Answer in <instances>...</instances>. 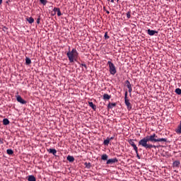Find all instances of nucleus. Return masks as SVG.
I'll list each match as a JSON object with an SVG mask.
<instances>
[{
  "label": "nucleus",
  "instance_id": "nucleus-1",
  "mask_svg": "<svg viewBox=\"0 0 181 181\" xmlns=\"http://www.w3.org/2000/svg\"><path fill=\"white\" fill-rule=\"evenodd\" d=\"M151 143H159V142H167V139H159L156 134H153L150 136H146L143 138V139L139 141V146H141L144 148L148 150L151 148H157L158 146L153 144H148Z\"/></svg>",
  "mask_w": 181,
  "mask_h": 181
},
{
  "label": "nucleus",
  "instance_id": "nucleus-2",
  "mask_svg": "<svg viewBox=\"0 0 181 181\" xmlns=\"http://www.w3.org/2000/svg\"><path fill=\"white\" fill-rule=\"evenodd\" d=\"M66 56L69 59L70 63H74V62H76V59H78V53L76 49L74 48L70 51V48H69V52L66 53Z\"/></svg>",
  "mask_w": 181,
  "mask_h": 181
},
{
  "label": "nucleus",
  "instance_id": "nucleus-3",
  "mask_svg": "<svg viewBox=\"0 0 181 181\" xmlns=\"http://www.w3.org/2000/svg\"><path fill=\"white\" fill-rule=\"evenodd\" d=\"M107 65H109V71L110 72V74L115 75L117 73V69H115V66L114 64H112V62L109 61L107 62Z\"/></svg>",
  "mask_w": 181,
  "mask_h": 181
},
{
  "label": "nucleus",
  "instance_id": "nucleus-4",
  "mask_svg": "<svg viewBox=\"0 0 181 181\" xmlns=\"http://www.w3.org/2000/svg\"><path fill=\"white\" fill-rule=\"evenodd\" d=\"M128 92L126 91L124 93V104L127 106V110H131L132 109V105L129 103V100L127 99Z\"/></svg>",
  "mask_w": 181,
  "mask_h": 181
},
{
  "label": "nucleus",
  "instance_id": "nucleus-5",
  "mask_svg": "<svg viewBox=\"0 0 181 181\" xmlns=\"http://www.w3.org/2000/svg\"><path fill=\"white\" fill-rule=\"evenodd\" d=\"M106 160V165H112L114 163H118V159L117 158H110Z\"/></svg>",
  "mask_w": 181,
  "mask_h": 181
},
{
  "label": "nucleus",
  "instance_id": "nucleus-6",
  "mask_svg": "<svg viewBox=\"0 0 181 181\" xmlns=\"http://www.w3.org/2000/svg\"><path fill=\"white\" fill-rule=\"evenodd\" d=\"M128 144H129V145H131V146H132V148H134V151L135 153H137V146H136L135 143L134 142V139H129L128 140Z\"/></svg>",
  "mask_w": 181,
  "mask_h": 181
},
{
  "label": "nucleus",
  "instance_id": "nucleus-7",
  "mask_svg": "<svg viewBox=\"0 0 181 181\" xmlns=\"http://www.w3.org/2000/svg\"><path fill=\"white\" fill-rule=\"evenodd\" d=\"M156 34H158V31L151 30V29L148 30V35H149L150 36H153Z\"/></svg>",
  "mask_w": 181,
  "mask_h": 181
},
{
  "label": "nucleus",
  "instance_id": "nucleus-8",
  "mask_svg": "<svg viewBox=\"0 0 181 181\" xmlns=\"http://www.w3.org/2000/svg\"><path fill=\"white\" fill-rule=\"evenodd\" d=\"M180 166V161L179 160H175L174 163H173V167H174V168H179Z\"/></svg>",
  "mask_w": 181,
  "mask_h": 181
},
{
  "label": "nucleus",
  "instance_id": "nucleus-9",
  "mask_svg": "<svg viewBox=\"0 0 181 181\" xmlns=\"http://www.w3.org/2000/svg\"><path fill=\"white\" fill-rule=\"evenodd\" d=\"M26 179L27 181H36V177L34 175H28Z\"/></svg>",
  "mask_w": 181,
  "mask_h": 181
},
{
  "label": "nucleus",
  "instance_id": "nucleus-10",
  "mask_svg": "<svg viewBox=\"0 0 181 181\" xmlns=\"http://www.w3.org/2000/svg\"><path fill=\"white\" fill-rule=\"evenodd\" d=\"M175 132H176V134H181V120H180V124H179V126H177V128H176V129L175 130Z\"/></svg>",
  "mask_w": 181,
  "mask_h": 181
},
{
  "label": "nucleus",
  "instance_id": "nucleus-11",
  "mask_svg": "<svg viewBox=\"0 0 181 181\" xmlns=\"http://www.w3.org/2000/svg\"><path fill=\"white\" fill-rule=\"evenodd\" d=\"M48 152L52 153L53 156H56V153H57V151L55 148H49Z\"/></svg>",
  "mask_w": 181,
  "mask_h": 181
},
{
  "label": "nucleus",
  "instance_id": "nucleus-12",
  "mask_svg": "<svg viewBox=\"0 0 181 181\" xmlns=\"http://www.w3.org/2000/svg\"><path fill=\"white\" fill-rule=\"evenodd\" d=\"M88 105H89V107H90V108H92V110H96V109H97L96 105H93V102H88Z\"/></svg>",
  "mask_w": 181,
  "mask_h": 181
},
{
  "label": "nucleus",
  "instance_id": "nucleus-13",
  "mask_svg": "<svg viewBox=\"0 0 181 181\" xmlns=\"http://www.w3.org/2000/svg\"><path fill=\"white\" fill-rule=\"evenodd\" d=\"M66 160H67V161H69L70 163H74V157L71 156H67Z\"/></svg>",
  "mask_w": 181,
  "mask_h": 181
},
{
  "label": "nucleus",
  "instance_id": "nucleus-14",
  "mask_svg": "<svg viewBox=\"0 0 181 181\" xmlns=\"http://www.w3.org/2000/svg\"><path fill=\"white\" fill-rule=\"evenodd\" d=\"M111 98H112V96H110V95L106 94V93H105L103 95L104 100H110Z\"/></svg>",
  "mask_w": 181,
  "mask_h": 181
},
{
  "label": "nucleus",
  "instance_id": "nucleus-15",
  "mask_svg": "<svg viewBox=\"0 0 181 181\" xmlns=\"http://www.w3.org/2000/svg\"><path fill=\"white\" fill-rule=\"evenodd\" d=\"M26 21L28 22V23L31 24L34 23V18H33L32 17L26 18Z\"/></svg>",
  "mask_w": 181,
  "mask_h": 181
},
{
  "label": "nucleus",
  "instance_id": "nucleus-16",
  "mask_svg": "<svg viewBox=\"0 0 181 181\" xmlns=\"http://www.w3.org/2000/svg\"><path fill=\"white\" fill-rule=\"evenodd\" d=\"M125 83L128 89H132V85H131L129 81H126Z\"/></svg>",
  "mask_w": 181,
  "mask_h": 181
},
{
  "label": "nucleus",
  "instance_id": "nucleus-17",
  "mask_svg": "<svg viewBox=\"0 0 181 181\" xmlns=\"http://www.w3.org/2000/svg\"><path fill=\"white\" fill-rule=\"evenodd\" d=\"M25 64L27 66H29L30 64H31V59L28 57H26V59H25Z\"/></svg>",
  "mask_w": 181,
  "mask_h": 181
},
{
  "label": "nucleus",
  "instance_id": "nucleus-18",
  "mask_svg": "<svg viewBox=\"0 0 181 181\" xmlns=\"http://www.w3.org/2000/svg\"><path fill=\"white\" fill-rule=\"evenodd\" d=\"M116 105H117V104H115V103H109V105H107V108L112 109V107H115Z\"/></svg>",
  "mask_w": 181,
  "mask_h": 181
},
{
  "label": "nucleus",
  "instance_id": "nucleus-19",
  "mask_svg": "<svg viewBox=\"0 0 181 181\" xmlns=\"http://www.w3.org/2000/svg\"><path fill=\"white\" fill-rule=\"evenodd\" d=\"M17 101L18 103H21V104H23V100L22 99V98H21L20 95H17Z\"/></svg>",
  "mask_w": 181,
  "mask_h": 181
},
{
  "label": "nucleus",
  "instance_id": "nucleus-20",
  "mask_svg": "<svg viewBox=\"0 0 181 181\" xmlns=\"http://www.w3.org/2000/svg\"><path fill=\"white\" fill-rule=\"evenodd\" d=\"M175 93L176 94H177L178 95H181V89L179 88L175 89Z\"/></svg>",
  "mask_w": 181,
  "mask_h": 181
},
{
  "label": "nucleus",
  "instance_id": "nucleus-21",
  "mask_svg": "<svg viewBox=\"0 0 181 181\" xmlns=\"http://www.w3.org/2000/svg\"><path fill=\"white\" fill-rule=\"evenodd\" d=\"M3 124H4L5 126L8 125L9 124V120L8 119H3Z\"/></svg>",
  "mask_w": 181,
  "mask_h": 181
},
{
  "label": "nucleus",
  "instance_id": "nucleus-22",
  "mask_svg": "<svg viewBox=\"0 0 181 181\" xmlns=\"http://www.w3.org/2000/svg\"><path fill=\"white\" fill-rule=\"evenodd\" d=\"M107 158H108V156L107 154H104V155L101 156V160H108Z\"/></svg>",
  "mask_w": 181,
  "mask_h": 181
},
{
  "label": "nucleus",
  "instance_id": "nucleus-23",
  "mask_svg": "<svg viewBox=\"0 0 181 181\" xmlns=\"http://www.w3.org/2000/svg\"><path fill=\"white\" fill-rule=\"evenodd\" d=\"M6 153H8V155H9V156H12L13 155V150L12 149H7L6 150Z\"/></svg>",
  "mask_w": 181,
  "mask_h": 181
},
{
  "label": "nucleus",
  "instance_id": "nucleus-24",
  "mask_svg": "<svg viewBox=\"0 0 181 181\" xmlns=\"http://www.w3.org/2000/svg\"><path fill=\"white\" fill-rule=\"evenodd\" d=\"M84 165L86 166V168H87V169H90V163H84Z\"/></svg>",
  "mask_w": 181,
  "mask_h": 181
},
{
  "label": "nucleus",
  "instance_id": "nucleus-25",
  "mask_svg": "<svg viewBox=\"0 0 181 181\" xmlns=\"http://www.w3.org/2000/svg\"><path fill=\"white\" fill-rule=\"evenodd\" d=\"M40 4H42V6H45L47 3V0H40Z\"/></svg>",
  "mask_w": 181,
  "mask_h": 181
},
{
  "label": "nucleus",
  "instance_id": "nucleus-26",
  "mask_svg": "<svg viewBox=\"0 0 181 181\" xmlns=\"http://www.w3.org/2000/svg\"><path fill=\"white\" fill-rule=\"evenodd\" d=\"M110 142V140H109V139H105V141H104V145H106V146H107V145H109V143Z\"/></svg>",
  "mask_w": 181,
  "mask_h": 181
},
{
  "label": "nucleus",
  "instance_id": "nucleus-27",
  "mask_svg": "<svg viewBox=\"0 0 181 181\" xmlns=\"http://www.w3.org/2000/svg\"><path fill=\"white\" fill-rule=\"evenodd\" d=\"M53 12L54 13L60 12L59 8L54 7V8H53Z\"/></svg>",
  "mask_w": 181,
  "mask_h": 181
},
{
  "label": "nucleus",
  "instance_id": "nucleus-28",
  "mask_svg": "<svg viewBox=\"0 0 181 181\" xmlns=\"http://www.w3.org/2000/svg\"><path fill=\"white\" fill-rule=\"evenodd\" d=\"M127 18L129 19L131 18V11H128L127 13Z\"/></svg>",
  "mask_w": 181,
  "mask_h": 181
},
{
  "label": "nucleus",
  "instance_id": "nucleus-29",
  "mask_svg": "<svg viewBox=\"0 0 181 181\" xmlns=\"http://www.w3.org/2000/svg\"><path fill=\"white\" fill-rule=\"evenodd\" d=\"M110 37L107 35V33H105V40L109 39Z\"/></svg>",
  "mask_w": 181,
  "mask_h": 181
},
{
  "label": "nucleus",
  "instance_id": "nucleus-30",
  "mask_svg": "<svg viewBox=\"0 0 181 181\" xmlns=\"http://www.w3.org/2000/svg\"><path fill=\"white\" fill-rule=\"evenodd\" d=\"M81 67H84V69H86V70H87V66L85 64H81Z\"/></svg>",
  "mask_w": 181,
  "mask_h": 181
},
{
  "label": "nucleus",
  "instance_id": "nucleus-31",
  "mask_svg": "<svg viewBox=\"0 0 181 181\" xmlns=\"http://www.w3.org/2000/svg\"><path fill=\"white\" fill-rule=\"evenodd\" d=\"M128 93H129V96H131V93H132V88H128Z\"/></svg>",
  "mask_w": 181,
  "mask_h": 181
},
{
  "label": "nucleus",
  "instance_id": "nucleus-32",
  "mask_svg": "<svg viewBox=\"0 0 181 181\" xmlns=\"http://www.w3.org/2000/svg\"><path fill=\"white\" fill-rule=\"evenodd\" d=\"M113 139H114V136H112V137H110V138L107 137V138L106 139V140H109V141H112V140H113Z\"/></svg>",
  "mask_w": 181,
  "mask_h": 181
},
{
  "label": "nucleus",
  "instance_id": "nucleus-33",
  "mask_svg": "<svg viewBox=\"0 0 181 181\" xmlns=\"http://www.w3.org/2000/svg\"><path fill=\"white\" fill-rule=\"evenodd\" d=\"M57 16L59 17L62 15V13H61V11H57Z\"/></svg>",
  "mask_w": 181,
  "mask_h": 181
},
{
  "label": "nucleus",
  "instance_id": "nucleus-34",
  "mask_svg": "<svg viewBox=\"0 0 181 181\" xmlns=\"http://www.w3.org/2000/svg\"><path fill=\"white\" fill-rule=\"evenodd\" d=\"M136 156L138 159H140V156H139V152H136Z\"/></svg>",
  "mask_w": 181,
  "mask_h": 181
},
{
  "label": "nucleus",
  "instance_id": "nucleus-35",
  "mask_svg": "<svg viewBox=\"0 0 181 181\" xmlns=\"http://www.w3.org/2000/svg\"><path fill=\"white\" fill-rule=\"evenodd\" d=\"M36 23L37 24L40 23V18H37V20H36Z\"/></svg>",
  "mask_w": 181,
  "mask_h": 181
},
{
  "label": "nucleus",
  "instance_id": "nucleus-36",
  "mask_svg": "<svg viewBox=\"0 0 181 181\" xmlns=\"http://www.w3.org/2000/svg\"><path fill=\"white\" fill-rule=\"evenodd\" d=\"M4 144L3 140L0 139V144Z\"/></svg>",
  "mask_w": 181,
  "mask_h": 181
},
{
  "label": "nucleus",
  "instance_id": "nucleus-37",
  "mask_svg": "<svg viewBox=\"0 0 181 181\" xmlns=\"http://www.w3.org/2000/svg\"><path fill=\"white\" fill-rule=\"evenodd\" d=\"M105 11L106 12L107 14H110V12L109 11L105 10Z\"/></svg>",
  "mask_w": 181,
  "mask_h": 181
},
{
  "label": "nucleus",
  "instance_id": "nucleus-38",
  "mask_svg": "<svg viewBox=\"0 0 181 181\" xmlns=\"http://www.w3.org/2000/svg\"><path fill=\"white\" fill-rule=\"evenodd\" d=\"M107 1H110L112 3H114V0H107Z\"/></svg>",
  "mask_w": 181,
  "mask_h": 181
},
{
  "label": "nucleus",
  "instance_id": "nucleus-39",
  "mask_svg": "<svg viewBox=\"0 0 181 181\" xmlns=\"http://www.w3.org/2000/svg\"><path fill=\"white\" fill-rule=\"evenodd\" d=\"M1 4H3V0H0V5H1Z\"/></svg>",
  "mask_w": 181,
  "mask_h": 181
},
{
  "label": "nucleus",
  "instance_id": "nucleus-40",
  "mask_svg": "<svg viewBox=\"0 0 181 181\" xmlns=\"http://www.w3.org/2000/svg\"><path fill=\"white\" fill-rule=\"evenodd\" d=\"M23 104H26V101L25 100H23Z\"/></svg>",
  "mask_w": 181,
  "mask_h": 181
},
{
  "label": "nucleus",
  "instance_id": "nucleus-41",
  "mask_svg": "<svg viewBox=\"0 0 181 181\" xmlns=\"http://www.w3.org/2000/svg\"><path fill=\"white\" fill-rule=\"evenodd\" d=\"M5 30H6V27H4V29L3 30H4V31H5Z\"/></svg>",
  "mask_w": 181,
  "mask_h": 181
},
{
  "label": "nucleus",
  "instance_id": "nucleus-42",
  "mask_svg": "<svg viewBox=\"0 0 181 181\" xmlns=\"http://www.w3.org/2000/svg\"><path fill=\"white\" fill-rule=\"evenodd\" d=\"M104 11H105V7H104Z\"/></svg>",
  "mask_w": 181,
  "mask_h": 181
}]
</instances>
